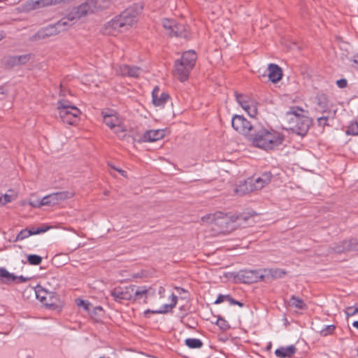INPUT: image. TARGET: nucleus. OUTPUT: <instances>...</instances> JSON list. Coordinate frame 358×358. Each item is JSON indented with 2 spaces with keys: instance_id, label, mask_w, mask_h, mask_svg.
I'll return each instance as SVG.
<instances>
[{
  "instance_id": "nucleus-50",
  "label": "nucleus",
  "mask_w": 358,
  "mask_h": 358,
  "mask_svg": "<svg viewBox=\"0 0 358 358\" xmlns=\"http://www.w3.org/2000/svg\"><path fill=\"white\" fill-rule=\"evenodd\" d=\"M164 292L165 289L163 287H160L159 289V294L161 296V297H163Z\"/></svg>"
},
{
  "instance_id": "nucleus-23",
  "label": "nucleus",
  "mask_w": 358,
  "mask_h": 358,
  "mask_svg": "<svg viewBox=\"0 0 358 358\" xmlns=\"http://www.w3.org/2000/svg\"><path fill=\"white\" fill-rule=\"evenodd\" d=\"M152 103L155 106L163 107L169 99L166 92H161L158 87H155L152 92Z\"/></svg>"
},
{
  "instance_id": "nucleus-22",
  "label": "nucleus",
  "mask_w": 358,
  "mask_h": 358,
  "mask_svg": "<svg viewBox=\"0 0 358 358\" xmlns=\"http://www.w3.org/2000/svg\"><path fill=\"white\" fill-rule=\"evenodd\" d=\"M262 281L268 282L271 280L281 278L286 272L280 268H264L262 269Z\"/></svg>"
},
{
  "instance_id": "nucleus-54",
  "label": "nucleus",
  "mask_w": 358,
  "mask_h": 358,
  "mask_svg": "<svg viewBox=\"0 0 358 358\" xmlns=\"http://www.w3.org/2000/svg\"><path fill=\"white\" fill-rule=\"evenodd\" d=\"M5 37V34L3 31H0V41Z\"/></svg>"
},
{
  "instance_id": "nucleus-41",
  "label": "nucleus",
  "mask_w": 358,
  "mask_h": 358,
  "mask_svg": "<svg viewBox=\"0 0 358 358\" xmlns=\"http://www.w3.org/2000/svg\"><path fill=\"white\" fill-rule=\"evenodd\" d=\"M216 324L222 330H227L229 328V325L227 321L221 317L217 319Z\"/></svg>"
},
{
  "instance_id": "nucleus-38",
  "label": "nucleus",
  "mask_w": 358,
  "mask_h": 358,
  "mask_svg": "<svg viewBox=\"0 0 358 358\" xmlns=\"http://www.w3.org/2000/svg\"><path fill=\"white\" fill-rule=\"evenodd\" d=\"M234 301V299L233 298H231L230 295H229V294H227V295L220 294L217 296L216 301H215V303L217 304V303H222L224 301H228L231 305H232V301Z\"/></svg>"
},
{
  "instance_id": "nucleus-18",
  "label": "nucleus",
  "mask_w": 358,
  "mask_h": 358,
  "mask_svg": "<svg viewBox=\"0 0 358 358\" xmlns=\"http://www.w3.org/2000/svg\"><path fill=\"white\" fill-rule=\"evenodd\" d=\"M238 103L251 117H255L257 113V104L255 101L248 99L241 94L236 93Z\"/></svg>"
},
{
  "instance_id": "nucleus-40",
  "label": "nucleus",
  "mask_w": 358,
  "mask_h": 358,
  "mask_svg": "<svg viewBox=\"0 0 358 358\" xmlns=\"http://www.w3.org/2000/svg\"><path fill=\"white\" fill-rule=\"evenodd\" d=\"M5 64L7 67L11 68L17 65V56H9L6 58Z\"/></svg>"
},
{
  "instance_id": "nucleus-1",
  "label": "nucleus",
  "mask_w": 358,
  "mask_h": 358,
  "mask_svg": "<svg viewBox=\"0 0 358 358\" xmlns=\"http://www.w3.org/2000/svg\"><path fill=\"white\" fill-rule=\"evenodd\" d=\"M248 140L255 147L270 150L275 149L282 143L284 136L257 122Z\"/></svg>"
},
{
  "instance_id": "nucleus-14",
  "label": "nucleus",
  "mask_w": 358,
  "mask_h": 358,
  "mask_svg": "<svg viewBox=\"0 0 358 358\" xmlns=\"http://www.w3.org/2000/svg\"><path fill=\"white\" fill-rule=\"evenodd\" d=\"M132 289L131 285L124 287L117 286L111 289L110 295L114 301L118 303H122V301H131Z\"/></svg>"
},
{
  "instance_id": "nucleus-42",
  "label": "nucleus",
  "mask_w": 358,
  "mask_h": 358,
  "mask_svg": "<svg viewBox=\"0 0 358 358\" xmlns=\"http://www.w3.org/2000/svg\"><path fill=\"white\" fill-rule=\"evenodd\" d=\"M328 120H329V116H322V117H317V125L320 127H324V126H328L329 125Z\"/></svg>"
},
{
  "instance_id": "nucleus-46",
  "label": "nucleus",
  "mask_w": 358,
  "mask_h": 358,
  "mask_svg": "<svg viewBox=\"0 0 358 358\" xmlns=\"http://www.w3.org/2000/svg\"><path fill=\"white\" fill-rule=\"evenodd\" d=\"M29 231L22 230L17 236V240H23L25 238H27L30 235H28Z\"/></svg>"
},
{
  "instance_id": "nucleus-44",
  "label": "nucleus",
  "mask_w": 358,
  "mask_h": 358,
  "mask_svg": "<svg viewBox=\"0 0 358 358\" xmlns=\"http://www.w3.org/2000/svg\"><path fill=\"white\" fill-rule=\"evenodd\" d=\"M336 85L341 89L345 88L348 86V80L345 78L338 80Z\"/></svg>"
},
{
  "instance_id": "nucleus-58",
  "label": "nucleus",
  "mask_w": 358,
  "mask_h": 358,
  "mask_svg": "<svg viewBox=\"0 0 358 358\" xmlns=\"http://www.w3.org/2000/svg\"><path fill=\"white\" fill-rule=\"evenodd\" d=\"M99 358H104V357H99Z\"/></svg>"
},
{
  "instance_id": "nucleus-45",
  "label": "nucleus",
  "mask_w": 358,
  "mask_h": 358,
  "mask_svg": "<svg viewBox=\"0 0 358 358\" xmlns=\"http://www.w3.org/2000/svg\"><path fill=\"white\" fill-rule=\"evenodd\" d=\"M76 304L78 306L80 307H83V308L85 310H88V306H89V303L86 301H84V300H82V299H77L76 300Z\"/></svg>"
},
{
  "instance_id": "nucleus-32",
  "label": "nucleus",
  "mask_w": 358,
  "mask_h": 358,
  "mask_svg": "<svg viewBox=\"0 0 358 358\" xmlns=\"http://www.w3.org/2000/svg\"><path fill=\"white\" fill-rule=\"evenodd\" d=\"M0 278L2 279L3 282L10 283L16 280L17 275L9 273L5 268H0Z\"/></svg>"
},
{
  "instance_id": "nucleus-56",
  "label": "nucleus",
  "mask_w": 358,
  "mask_h": 358,
  "mask_svg": "<svg viewBox=\"0 0 358 358\" xmlns=\"http://www.w3.org/2000/svg\"><path fill=\"white\" fill-rule=\"evenodd\" d=\"M354 308H355V311L357 313H358V303H357V304H356L355 307H354Z\"/></svg>"
},
{
  "instance_id": "nucleus-30",
  "label": "nucleus",
  "mask_w": 358,
  "mask_h": 358,
  "mask_svg": "<svg viewBox=\"0 0 358 358\" xmlns=\"http://www.w3.org/2000/svg\"><path fill=\"white\" fill-rule=\"evenodd\" d=\"M126 24H103L100 29L103 34L115 35L117 32V28L123 27Z\"/></svg>"
},
{
  "instance_id": "nucleus-2",
  "label": "nucleus",
  "mask_w": 358,
  "mask_h": 358,
  "mask_svg": "<svg viewBox=\"0 0 358 358\" xmlns=\"http://www.w3.org/2000/svg\"><path fill=\"white\" fill-rule=\"evenodd\" d=\"M304 113L301 108L292 106L285 115L289 129L300 136H305L307 134L311 123L310 118Z\"/></svg>"
},
{
  "instance_id": "nucleus-7",
  "label": "nucleus",
  "mask_w": 358,
  "mask_h": 358,
  "mask_svg": "<svg viewBox=\"0 0 358 358\" xmlns=\"http://www.w3.org/2000/svg\"><path fill=\"white\" fill-rule=\"evenodd\" d=\"M257 124L255 121L250 122L243 116L238 115H235L231 120L232 127L239 134L244 135L247 139L251 136Z\"/></svg>"
},
{
  "instance_id": "nucleus-26",
  "label": "nucleus",
  "mask_w": 358,
  "mask_h": 358,
  "mask_svg": "<svg viewBox=\"0 0 358 358\" xmlns=\"http://www.w3.org/2000/svg\"><path fill=\"white\" fill-rule=\"evenodd\" d=\"M164 136L165 131L163 129L148 130L143 134L142 141L144 142H155L163 138Z\"/></svg>"
},
{
  "instance_id": "nucleus-49",
  "label": "nucleus",
  "mask_w": 358,
  "mask_h": 358,
  "mask_svg": "<svg viewBox=\"0 0 358 358\" xmlns=\"http://www.w3.org/2000/svg\"><path fill=\"white\" fill-rule=\"evenodd\" d=\"M232 301V305H238V306L240 307H243V303L238 301H236L234 299V301Z\"/></svg>"
},
{
  "instance_id": "nucleus-15",
  "label": "nucleus",
  "mask_w": 358,
  "mask_h": 358,
  "mask_svg": "<svg viewBox=\"0 0 358 358\" xmlns=\"http://www.w3.org/2000/svg\"><path fill=\"white\" fill-rule=\"evenodd\" d=\"M64 0H27L22 4V10L29 12L31 10L42 8L52 5H56Z\"/></svg>"
},
{
  "instance_id": "nucleus-21",
  "label": "nucleus",
  "mask_w": 358,
  "mask_h": 358,
  "mask_svg": "<svg viewBox=\"0 0 358 358\" xmlns=\"http://www.w3.org/2000/svg\"><path fill=\"white\" fill-rule=\"evenodd\" d=\"M333 250L336 253L358 250V238H351L348 241H343L341 244L334 247Z\"/></svg>"
},
{
  "instance_id": "nucleus-9",
  "label": "nucleus",
  "mask_w": 358,
  "mask_h": 358,
  "mask_svg": "<svg viewBox=\"0 0 358 358\" xmlns=\"http://www.w3.org/2000/svg\"><path fill=\"white\" fill-rule=\"evenodd\" d=\"M34 291L36 298L44 306L50 308H56L57 306L59 298L55 293L48 292L41 286L36 287Z\"/></svg>"
},
{
  "instance_id": "nucleus-35",
  "label": "nucleus",
  "mask_w": 358,
  "mask_h": 358,
  "mask_svg": "<svg viewBox=\"0 0 358 358\" xmlns=\"http://www.w3.org/2000/svg\"><path fill=\"white\" fill-rule=\"evenodd\" d=\"M336 329V326L334 324L327 325L322 329L317 331L321 336L325 337L329 335H331L334 334Z\"/></svg>"
},
{
  "instance_id": "nucleus-28",
  "label": "nucleus",
  "mask_w": 358,
  "mask_h": 358,
  "mask_svg": "<svg viewBox=\"0 0 358 358\" xmlns=\"http://www.w3.org/2000/svg\"><path fill=\"white\" fill-rule=\"evenodd\" d=\"M171 303L170 304L164 305L159 310H148L145 311V313L148 312H150L153 314H164L169 311V310L174 308L177 303L178 297L174 294H172L171 296Z\"/></svg>"
},
{
  "instance_id": "nucleus-17",
  "label": "nucleus",
  "mask_w": 358,
  "mask_h": 358,
  "mask_svg": "<svg viewBox=\"0 0 358 358\" xmlns=\"http://www.w3.org/2000/svg\"><path fill=\"white\" fill-rule=\"evenodd\" d=\"M163 27L171 37L187 38L189 36L185 24H163Z\"/></svg>"
},
{
  "instance_id": "nucleus-29",
  "label": "nucleus",
  "mask_w": 358,
  "mask_h": 358,
  "mask_svg": "<svg viewBox=\"0 0 358 358\" xmlns=\"http://www.w3.org/2000/svg\"><path fill=\"white\" fill-rule=\"evenodd\" d=\"M17 197V194L11 189L8 190L6 194L0 192V207L4 206L6 204L13 202Z\"/></svg>"
},
{
  "instance_id": "nucleus-8",
  "label": "nucleus",
  "mask_w": 358,
  "mask_h": 358,
  "mask_svg": "<svg viewBox=\"0 0 358 358\" xmlns=\"http://www.w3.org/2000/svg\"><path fill=\"white\" fill-rule=\"evenodd\" d=\"M143 8L142 5L134 3L123 10L115 19L111 20L110 22H136Z\"/></svg>"
},
{
  "instance_id": "nucleus-53",
  "label": "nucleus",
  "mask_w": 358,
  "mask_h": 358,
  "mask_svg": "<svg viewBox=\"0 0 358 358\" xmlns=\"http://www.w3.org/2000/svg\"><path fill=\"white\" fill-rule=\"evenodd\" d=\"M352 326L358 329V321H355L352 323Z\"/></svg>"
},
{
  "instance_id": "nucleus-4",
  "label": "nucleus",
  "mask_w": 358,
  "mask_h": 358,
  "mask_svg": "<svg viewBox=\"0 0 358 358\" xmlns=\"http://www.w3.org/2000/svg\"><path fill=\"white\" fill-rule=\"evenodd\" d=\"M197 56L194 50L185 52L180 59L175 62L173 75L180 81L184 82L189 78L193 69Z\"/></svg>"
},
{
  "instance_id": "nucleus-19",
  "label": "nucleus",
  "mask_w": 358,
  "mask_h": 358,
  "mask_svg": "<svg viewBox=\"0 0 358 358\" xmlns=\"http://www.w3.org/2000/svg\"><path fill=\"white\" fill-rule=\"evenodd\" d=\"M131 287H133L131 301H140L141 299H143V302L146 303L148 296L155 294V290L152 287H138L135 285H131Z\"/></svg>"
},
{
  "instance_id": "nucleus-36",
  "label": "nucleus",
  "mask_w": 358,
  "mask_h": 358,
  "mask_svg": "<svg viewBox=\"0 0 358 358\" xmlns=\"http://www.w3.org/2000/svg\"><path fill=\"white\" fill-rule=\"evenodd\" d=\"M27 262L31 265L37 266L42 262V257L37 255H29L27 256Z\"/></svg>"
},
{
  "instance_id": "nucleus-39",
  "label": "nucleus",
  "mask_w": 358,
  "mask_h": 358,
  "mask_svg": "<svg viewBox=\"0 0 358 358\" xmlns=\"http://www.w3.org/2000/svg\"><path fill=\"white\" fill-rule=\"evenodd\" d=\"M32 58L31 54L17 56V65L24 64Z\"/></svg>"
},
{
  "instance_id": "nucleus-51",
  "label": "nucleus",
  "mask_w": 358,
  "mask_h": 358,
  "mask_svg": "<svg viewBox=\"0 0 358 358\" xmlns=\"http://www.w3.org/2000/svg\"><path fill=\"white\" fill-rule=\"evenodd\" d=\"M29 205H30V206H33V207H34V208H39V207H41V206H38V205H39V203H34V202H32V201H30V202H29Z\"/></svg>"
},
{
  "instance_id": "nucleus-27",
  "label": "nucleus",
  "mask_w": 358,
  "mask_h": 358,
  "mask_svg": "<svg viewBox=\"0 0 358 358\" xmlns=\"http://www.w3.org/2000/svg\"><path fill=\"white\" fill-rule=\"evenodd\" d=\"M268 78L273 83H277L281 80L282 71L281 68L275 64H270L268 67Z\"/></svg>"
},
{
  "instance_id": "nucleus-6",
  "label": "nucleus",
  "mask_w": 358,
  "mask_h": 358,
  "mask_svg": "<svg viewBox=\"0 0 358 358\" xmlns=\"http://www.w3.org/2000/svg\"><path fill=\"white\" fill-rule=\"evenodd\" d=\"M57 109L63 122L70 125L76 122L80 114V110L77 107L72 106L68 101L65 100L58 101Z\"/></svg>"
},
{
  "instance_id": "nucleus-47",
  "label": "nucleus",
  "mask_w": 358,
  "mask_h": 358,
  "mask_svg": "<svg viewBox=\"0 0 358 358\" xmlns=\"http://www.w3.org/2000/svg\"><path fill=\"white\" fill-rule=\"evenodd\" d=\"M345 313L348 317H350V316H352V315L357 314V313L355 311V308L352 306L348 307L346 308Z\"/></svg>"
},
{
  "instance_id": "nucleus-25",
  "label": "nucleus",
  "mask_w": 358,
  "mask_h": 358,
  "mask_svg": "<svg viewBox=\"0 0 358 358\" xmlns=\"http://www.w3.org/2000/svg\"><path fill=\"white\" fill-rule=\"evenodd\" d=\"M315 102L318 108L323 113H331V104L329 98L326 94H317L315 98Z\"/></svg>"
},
{
  "instance_id": "nucleus-33",
  "label": "nucleus",
  "mask_w": 358,
  "mask_h": 358,
  "mask_svg": "<svg viewBox=\"0 0 358 358\" xmlns=\"http://www.w3.org/2000/svg\"><path fill=\"white\" fill-rule=\"evenodd\" d=\"M185 343L187 346L192 349L201 348L203 345L202 341L199 338H187Z\"/></svg>"
},
{
  "instance_id": "nucleus-37",
  "label": "nucleus",
  "mask_w": 358,
  "mask_h": 358,
  "mask_svg": "<svg viewBox=\"0 0 358 358\" xmlns=\"http://www.w3.org/2000/svg\"><path fill=\"white\" fill-rule=\"evenodd\" d=\"M346 133L350 135H358V122H351L348 127Z\"/></svg>"
},
{
  "instance_id": "nucleus-3",
  "label": "nucleus",
  "mask_w": 358,
  "mask_h": 358,
  "mask_svg": "<svg viewBox=\"0 0 358 358\" xmlns=\"http://www.w3.org/2000/svg\"><path fill=\"white\" fill-rule=\"evenodd\" d=\"M238 220L246 221L247 216L244 214H224L222 212H217L202 217L203 222L217 226L218 230L222 233H225L231 229L230 225Z\"/></svg>"
},
{
  "instance_id": "nucleus-48",
  "label": "nucleus",
  "mask_w": 358,
  "mask_h": 358,
  "mask_svg": "<svg viewBox=\"0 0 358 358\" xmlns=\"http://www.w3.org/2000/svg\"><path fill=\"white\" fill-rule=\"evenodd\" d=\"M29 279H30L29 278H26V277H24L23 275H20V276H17L16 280H18L19 282H27V280H29Z\"/></svg>"
},
{
  "instance_id": "nucleus-16",
  "label": "nucleus",
  "mask_w": 358,
  "mask_h": 358,
  "mask_svg": "<svg viewBox=\"0 0 358 358\" xmlns=\"http://www.w3.org/2000/svg\"><path fill=\"white\" fill-rule=\"evenodd\" d=\"M90 15V2L89 0L85 1L83 3L78 6L71 9L66 14V18L69 21L78 20L83 17Z\"/></svg>"
},
{
  "instance_id": "nucleus-5",
  "label": "nucleus",
  "mask_w": 358,
  "mask_h": 358,
  "mask_svg": "<svg viewBox=\"0 0 358 358\" xmlns=\"http://www.w3.org/2000/svg\"><path fill=\"white\" fill-rule=\"evenodd\" d=\"M272 178L273 175L271 172H264L259 176L248 178L244 185L240 187L241 189H236V192H248L259 190L268 185Z\"/></svg>"
},
{
  "instance_id": "nucleus-13",
  "label": "nucleus",
  "mask_w": 358,
  "mask_h": 358,
  "mask_svg": "<svg viewBox=\"0 0 358 358\" xmlns=\"http://www.w3.org/2000/svg\"><path fill=\"white\" fill-rule=\"evenodd\" d=\"M72 192L64 191L50 194L42 198L38 206H54L62 201L73 197Z\"/></svg>"
},
{
  "instance_id": "nucleus-11",
  "label": "nucleus",
  "mask_w": 358,
  "mask_h": 358,
  "mask_svg": "<svg viewBox=\"0 0 358 358\" xmlns=\"http://www.w3.org/2000/svg\"><path fill=\"white\" fill-rule=\"evenodd\" d=\"M240 282L250 284L262 281V269L241 270L235 276Z\"/></svg>"
},
{
  "instance_id": "nucleus-12",
  "label": "nucleus",
  "mask_w": 358,
  "mask_h": 358,
  "mask_svg": "<svg viewBox=\"0 0 358 358\" xmlns=\"http://www.w3.org/2000/svg\"><path fill=\"white\" fill-rule=\"evenodd\" d=\"M66 24H50L40 29L37 33L34 34L30 39L31 41H36L57 35L64 29L63 27Z\"/></svg>"
},
{
  "instance_id": "nucleus-24",
  "label": "nucleus",
  "mask_w": 358,
  "mask_h": 358,
  "mask_svg": "<svg viewBox=\"0 0 358 358\" xmlns=\"http://www.w3.org/2000/svg\"><path fill=\"white\" fill-rule=\"evenodd\" d=\"M90 15L102 11L110 7L112 0H89Z\"/></svg>"
},
{
  "instance_id": "nucleus-10",
  "label": "nucleus",
  "mask_w": 358,
  "mask_h": 358,
  "mask_svg": "<svg viewBox=\"0 0 358 358\" xmlns=\"http://www.w3.org/2000/svg\"><path fill=\"white\" fill-rule=\"evenodd\" d=\"M103 122L111 129L120 135L123 133L124 130L122 127V120L120 119L117 113L114 110L102 111Z\"/></svg>"
},
{
  "instance_id": "nucleus-52",
  "label": "nucleus",
  "mask_w": 358,
  "mask_h": 358,
  "mask_svg": "<svg viewBox=\"0 0 358 358\" xmlns=\"http://www.w3.org/2000/svg\"><path fill=\"white\" fill-rule=\"evenodd\" d=\"M113 169H114L115 170H116L117 171L120 172L122 175H124V171L121 170V169H116L115 167H113Z\"/></svg>"
},
{
  "instance_id": "nucleus-34",
  "label": "nucleus",
  "mask_w": 358,
  "mask_h": 358,
  "mask_svg": "<svg viewBox=\"0 0 358 358\" xmlns=\"http://www.w3.org/2000/svg\"><path fill=\"white\" fill-rule=\"evenodd\" d=\"M290 305L301 310H303L306 308V305L303 301L295 296H292L290 298Z\"/></svg>"
},
{
  "instance_id": "nucleus-57",
  "label": "nucleus",
  "mask_w": 358,
  "mask_h": 358,
  "mask_svg": "<svg viewBox=\"0 0 358 358\" xmlns=\"http://www.w3.org/2000/svg\"><path fill=\"white\" fill-rule=\"evenodd\" d=\"M353 62H354V63H355V64H358V59H353Z\"/></svg>"
},
{
  "instance_id": "nucleus-20",
  "label": "nucleus",
  "mask_w": 358,
  "mask_h": 358,
  "mask_svg": "<svg viewBox=\"0 0 358 358\" xmlns=\"http://www.w3.org/2000/svg\"><path fill=\"white\" fill-rule=\"evenodd\" d=\"M115 72L122 76L137 78L141 73L142 69L136 66L122 64L116 67Z\"/></svg>"
},
{
  "instance_id": "nucleus-43",
  "label": "nucleus",
  "mask_w": 358,
  "mask_h": 358,
  "mask_svg": "<svg viewBox=\"0 0 358 358\" xmlns=\"http://www.w3.org/2000/svg\"><path fill=\"white\" fill-rule=\"evenodd\" d=\"M48 229H49V227H45V228H44V227H38L36 229H34L33 228V229L29 230L28 235L39 234L45 232Z\"/></svg>"
},
{
  "instance_id": "nucleus-55",
  "label": "nucleus",
  "mask_w": 358,
  "mask_h": 358,
  "mask_svg": "<svg viewBox=\"0 0 358 358\" xmlns=\"http://www.w3.org/2000/svg\"><path fill=\"white\" fill-rule=\"evenodd\" d=\"M5 94V91L3 90V87H0V94Z\"/></svg>"
},
{
  "instance_id": "nucleus-31",
  "label": "nucleus",
  "mask_w": 358,
  "mask_h": 358,
  "mask_svg": "<svg viewBox=\"0 0 358 358\" xmlns=\"http://www.w3.org/2000/svg\"><path fill=\"white\" fill-rule=\"evenodd\" d=\"M296 350V349L295 346L292 345L286 348H280L277 349L275 354L279 357H289L295 353Z\"/></svg>"
}]
</instances>
